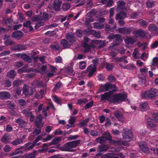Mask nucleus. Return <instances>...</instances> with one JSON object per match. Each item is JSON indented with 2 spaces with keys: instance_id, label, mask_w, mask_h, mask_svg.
<instances>
[{
  "instance_id": "obj_12",
  "label": "nucleus",
  "mask_w": 158,
  "mask_h": 158,
  "mask_svg": "<svg viewBox=\"0 0 158 158\" xmlns=\"http://www.w3.org/2000/svg\"><path fill=\"white\" fill-rule=\"evenodd\" d=\"M133 34L136 35V36L138 35L139 37L143 38L146 36V33L145 31L141 29L137 30L135 31Z\"/></svg>"
},
{
  "instance_id": "obj_63",
  "label": "nucleus",
  "mask_w": 158,
  "mask_h": 158,
  "mask_svg": "<svg viewBox=\"0 0 158 158\" xmlns=\"http://www.w3.org/2000/svg\"><path fill=\"white\" fill-rule=\"evenodd\" d=\"M95 10L94 9H91L89 12L87 14V16L90 17H92L95 15Z\"/></svg>"
},
{
  "instance_id": "obj_7",
  "label": "nucleus",
  "mask_w": 158,
  "mask_h": 158,
  "mask_svg": "<svg viewBox=\"0 0 158 158\" xmlns=\"http://www.w3.org/2000/svg\"><path fill=\"white\" fill-rule=\"evenodd\" d=\"M87 32L88 34H93L96 33L95 31L91 30L90 29H87L85 30L84 31H82L81 30L78 29L76 31V33L77 36L79 38H81L82 37L84 33Z\"/></svg>"
},
{
  "instance_id": "obj_27",
  "label": "nucleus",
  "mask_w": 158,
  "mask_h": 158,
  "mask_svg": "<svg viewBox=\"0 0 158 158\" xmlns=\"http://www.w3.org/2000/svg\"><path fill=\"white\" fill-rule=\"evenodd\" d=\"M16 75V73L14 69H12L9 71L7 74L6 76L9 78H14Z\"/></svg>"
},
{
  "instance_id": "obj_40",
  "label": "nucleus",
  "mask_w": 158,
  "mask_h": 158,
  "mask_svg": "<svg viewBox=\"0 0 158 158\" xmlns=\"http://www.w3.org/2000/svg\"><path fill=\"white\" fill-rule=\"evenodd\" d=\"M36 152L34 151L30 153L28 155H25V158H35Z\"/></svg>"
},
{
  "instance_id": "obj_11",
  "label": "nucleus",
  "mask_w": 158,
  "mask_h": 158,
  "mask_svg": "<svg viewBox=\"0 0 158 158\" xmlns=\"http://www.w3.org/2000/svg\"><path fill=\"white\" fill-rule=\"evenodd\" d=\"M42 118L40 116H39L35 119V125L38 128H41L44 125L42 122Z\"/></svg>"
},
{
  "instance_id": "obj_60",
  "label": "nucleus",
  "mask_w": 158,
  "mask_h": 158,
  "mask_svg": "<svg viewBox=\"0 0 158 158\" xmlns=\"http://www.w3.org/2000/svg\"><path fill=\"white\" fill-rule=\"evenodd\" d=\"M122 10L119 13V19H123L126 17V13Z\"/></svg>"
},
{
  "instance_id": "obj_42",
  "label": "nucleus",
  "mask_w": 158,
  "mask_h": 158,
  "mask_svg": "<svg viewBox=\"0 0 158 158\" xmlns=\"http://www.w3.org/2000/svg\"><path fill=\"white\" fill-rule=\"evenodd\" d=\"M83 46L85 48L84 50L85 53L88 52L90 49V46L87 43H84Z\"/></svg>"
},
{
  "instance_id": "obj_38",
  "label": "nucleus",
  "mask_w": 158,
  "mask_h": 158,
  "mask_svg": "<svg viewBox=\"0 0 158 158\" xmlns=\"http://www.w3.org/2000/svg\"><path fill=\"white\" fill-rule=\"evenodd\" d=\"M1 141L3 143H7L9 141V139L8 138L7 135L5 134L1 138Z\"/></svg>"
},
{
  "instance_id": "obj_43",
  "label": "nucleus",
  "mask_w": 158,
  "mask_h": 158,
  "mask_svg": "<svg viewBox=\"0 0 158 158\" xmlns=\"http://www.w3.org/2000/svg\"><path fill=\"white\" fill-rule=\"evenodd\" d=\"M126 3L123 1H119V10L121 9L122 10H126L125 5Z\"/></svg>"
},
{
  "instance_id": "obj_3",
  "label": "nucleus",
  "mask_w": 158,
  "mask_h": 158,
  "mask_svg": "<svg viewBox=\"0 0 158 158\" xmlns=\"http://www.w3.org/2000/svg\"><path fill=\"white\" fill-rule=\"evenodd\" d=\"M81 141L77 140L66 143L62 147V150L71 152V149L76 148L80 143Z\"/></svg>"
},
{
  "instance_id": "obj_52",
  "label": "nucleus",
  "mask_w": 158,
  "mask_h": 158,
  "mask_svg": "<svg viewBox=\"0 0 158 158\" xmlns=\"http://www.w3.org/2000/svg\"><path fill=\"white\" fill-rule=\"evenodd\" d=\"M104 67L107 70L109 71L111 70L113 68L112 65L110 63H105L104 64Z\"/></svg>"
},
{
  "instance_id": "obj_5",
  "label": "nucleus",
  "mask_w": 158,
  "mask_h": 158,
  "mask_svg": "<svg viewBox=\"0 0 158 158\" xmlns=\"http://www.w3.org/2000/svg\"><path fill=\"white\" fill-rule=\"evenodd\" d=\"M61 0H54L53 5L50 4L48 7L50 9H54L56 11L59 10L61 4Z\"/></svg>"
},
{
  "instance_id": "obj_26",
  "label": "nucleus",
  "mask_w": 158,
  "mask_h": 158,
  "mask_svg": "<svg viewBox=\"0 0 158 158\" xmlns=\"http://www.w3.org/2000/svg\"><path fill=\"white\" fill-rule=\"evenodd\" d=\"M27 48V47L25 45H16L14 47L15 50L17 51L25 50Z\"/></svg>"
},
{
  "instance_id": "obj_13",
  "label": "nucleus",
  "mask_w": 158,
  "mask_h": 158,
  "mask_svg": "<svg viewBox=\"0 0 158 158\" xmlns=\"http://www.w3.org/2000/svg\"><path fill=\"white\" fill-rule=\"evenodd\" d=\"M131 28H119V33L123 34L124 35H129L131 34Z\"/></svg>"
},
{
  "instance_id": "obj_17",
  "label": "nucleus",
  "mask_w": 158,
  "mask_h": 158,
  "mask_svg": "<svg viewBox=\"0 0 158 158\" xmlns=\"http://www.w3.org/2000/svg\"><path fill=\"white\" fill-rule=\"evenodd\" d=\"M136 39L133 37H127L125 40V43L128 44H133L136 41Z\"/></svg>"
},
{
  "instance_id": "obj_6",
  "label": "nucleus",
  "mask_w": 158,
  "mask_h": 158,
  "mask_svg": "<svg viewBox=\"0 0 158 158\" xmlns=\"http://www.w3.org/2000/svg\"><path fill=\"white\" fill-rule=\"evenodd\" d=\"M103 135L105 138H106V140L110 141V143L111 144L118 145V140L117 139L116 140L112 139V137L110 133L107 131L105 132Z\"/></svg>"
},
{
  "instance_id": "obj_24",
  "label": "nucleus",
  "mask_w": 158,
  "mask_h": 158,
  "mask_svg": "<svg viewBox=\"0 0 158 158\" xmlns=\"http://www.w3.org/2000/svg\"><path fill=\"white\" fill-rule=\"evenodd\" d=\"M60 43L64 48H67L71 45L66 40L64 39L61 40Z\"/></svg>"
},
{
  "instance_id": "obj_1",
  "label": "nucleus",
  "mask_w": 158,
  "mask_h": 158,
  "mask_svg": "<svg viewBox=\"0 0 158 158\" xmlns=\"http://www.w3.org/2000/svg\"><path fill=\"white\" fill-rule=\"evenodd\" d=\"M117 87H116L115 85L111 84L109 83H107L105 84V85L101 86L99 89L100 92L107 91L110 89H112V90L109 91V92H106L103 94H101L100 95V96H101V101L107 100L109 101V99L110 96L117 90Z\"/></svg>"
},
{
  "instance_id": "obj_33",
  "label": "nucleus",
  "mask_w": 158,
  "mask_h": 158,
  "mask_svg": "<svg viewBox=\"0 0 158 158\" xmlns=\"http://www.w3.org/2000/svg\"><path fill=\"white\" fill-rule=\"evenodd\" d=\"M93 25L94 26V27L95 28L100 30L102 29L104 27V25L98 23H94Z\"/></svg>"
},
{
  "instance_id": "obj_47",
  "label": "nucleus",
  "mask_w": 158,
  "mask_h": 158,
  "mask_svg": "<svg viewBox=\"0 0 158 158\" xmlns=\"http://www.w3.org/2000/svg\"><path fill=\"white\" fill-rule=\"evenodd\" d=\"M32 89H31V92H29L28 90L26 88H23V94H24L25 96L27 95H31L33 94V92L32 91Z\"/></svg>"
},
{
  "instance_id": "obj_61",
  "label": "nucleus",
  "mask_w": 158,
  "mask_h": 158,
  "mask_svg": "<svg viewBox=\"0 0 158 158\" xmlns=\"http://www.w3.org/2000/svg\"><path fill=\"white\" fill-rule=\"evenodd\" d=\"M139 50L137 48H135L134 49V52L133 53L132 55L133 56L135 59H137L139 58V56H137V54L139 53Z\"/></svg>"
},
{
  "instance_id": "obj_35",
  "label": "nucleus",
  "mask_w": 158,
  "mask_h": 158,
  "mask_svg": "<svg viewBox=\"0 0 158 158\" xmlns=\"http://www.w3.org/2000/svg\"><path fill=\"white\" fill-rule=\"evenodd\" d=\"M26 151L29 150L33 148L35 146L33 143L28 142L25 143Z\"/></svg>"
},
{
  "instance_id": "obj_54",
  "label": "nucleus",
  "mask_w": 158,
  "mask_h": 158,
  "mask_svg": "<svg viewBox=\"0 0 158 158\" xmlns=\"http://www.w3.org/2000/svg\"><path fill=\"white\" fill-rule=\"evenodd\" d=\"M60 138H56L49 143V145L53 144H58Z\"/></svg>"
},
{
  "instance_id": "obj_20",
  "label": "nucleus",
  "mask_w": 158,
  "mask_h": 158,
  "mask_svg": "<svg viewBox=\"0 0 158 158\" xmlns=\"http://www.w3.org/2000/svg\"><path fill=\"white\" fill-rule=\"evenodd\" d=\"M35 87H37V88H44L45 87L46 88L47 87V85H44V84L43 82L41 81H36L35 82Z\"/></svg>"
},
{
  "instance_id": "obj_19",
  "label": "nucleus",
  "mask_w": 158,
  "mask_h": 158,
  "mask_svg": "<svg viewBox=\"0 0 158 158\" xmlns=\"http://www.w3.org/2000/svg\"><path fill=\"white\" fill-rule=\"evenodd\" d=\"M32 20L36 21V23L35 26V29H37L40 27L43 26L44 24V22L42 21L41 20H36L35 19V17L32 18Z\"/></svg>"
},
{
  "instance_id": "obj_10",
  "label": "nucleus",
  "mask_w": 158,
  "mask_h": 158,
  "mask_svg": "<svg viewBox=\"0 0 158 158\" xmlns=\"http://www.w3.org/2000/svg\"><path fill=\"white\" fill-rule=\"evenodd\" d=\"M108 37L110 39H115L116 40L117 43H113L112 44L113 48L115 49V46L118 45V43L117 42L118 41V34L114 35L113 34H110Z\"/></svg>"
},
{
  "instance_id": "obj_57",
  "label": "nucleus",
  "mask_w": 158,
  "mask_h": 158,
  "mask_svg": "<svg viewBox=\"0 0 158 158\" xmlns=\"http://www.w3.org/2000/svg\"><path fill=\"white\" fill-rule=\"evenodd\" d=\"M140 21L139 22V25L143 27H146L148 25V23L143 19L140 20Z\"/></svg>"
},
{
  "instance_id": "obj_8",
  "label": "nucleus",
  "mask_w": 158,
  "mask_h": 158,
  "mask_svg": "<svg viewBox=\"0 0 158 158\" xmlns=\"http://www.w3.org/2000/svg\"><path fill=\"white\" fill-rule=\"evenodd\" d=\"M13 22V19L11 17L10 18H8L7 19L3 18L2 20V23L4 25H6L7 24H9V26L7 27V29L10 30L11 28L12 27V23Z\"/></svg>"
},
{
  "instance_id": "obj_15",
  "label": "nucleus",
  "mask_w": 158,
  "mask_h": 158,
  "mask_svg": "<svg viewBox=\"0 0 158 158\" xmlns=\"http://www.w3.org/2000/svg\"><path fill=\"white\" fill-rule=\"evenodd\" d=\"M109 102L116 104L118 102V94L111 95L110 98Z\"/></svg>"
},
{
  "instance_id": "obj_23",
  "label": "nucleus",
  "mask_w": 158,
  "mask_h": 158,
  "mask_svg": "<svg viewBox=\"0 0 158 158\" xmlns=\"http://www.w3.org/2000/svg\"><path fill=\"white\" fill-rule=\"evenodd\" d=\"M127 95L126 94H121L119 93V103L123 101L128 100V99H127Z\"/></svg>"
},
{
  "instance_id": "obj_28",
  "label": "nucleus",
  "mask_w": 158,
  "mask_h": 158,
  "mask_svg": "<svg viewBox=\"0 0 158 158\" xmlns=\"http://www.w3.org/2000/svg\"><path fill=\"white\" fill-rule=\"evenodd\" d=\"M90 118L88 117L86 119L83 120L82 121L80 122L78 125L80 127H85L89 121Z\"/></svg>"
},
{
  "instance_id": "obj_51",
  "label": "nucleus",
  "mask_w": 158,
  "mask_h": 158,
  "mask_svg": "<svg viewBox=\"0 0 158 158\" xmlns=\"http://www.w3.org/2000/svg\"><path fill=\"white\" fill-rule=\"evenodd\" d=\"M119 65L123 67L124 69H128L131 70H133L135 68V67L133 64H129L127 66L124 67V66H122L121 63H119Z\"/></svg>"
},
{
  "instance_id": "obj_41",
  "label": "nucleus",
  "mask_w": 158,
  "mask_h": 158,
  "mask_svg": "<svg viewBox=\"0 0 158 158\" xmlns=\"http://www.w3.org/2000/svg\"><path fill=\"white\" fill-rule=\"evenodd\" d=\"M23 113L27 117H29L32 114V112L30 111V110L27 108L23 110Z\"/></svg>"
},
{
  "instance_id": "obj_18",
  "label": "nucleus",
  "mask_w": 158,
  "mask_h": 158,
  "mask_svg": "<svg viewBox=\"0 0 158 158\" xmlns=\"http://www.w3.org/2000/svg\"><path fill=\"white\" fill-rule=\"evenodd\" d=\"M10 97L9 92L2 91L0 92V98L3 99H9Z\"/></svg>"
},
{
  "instance_id": "obj_31",
  "label": "nucleus",
  "mask_w": 158,
  "mask_h": 158,
  "mask_svg": "<svg viewBox=\"0 0 158 158\" xmlns=\"http://www.w3.org/2000/svg\"><path fill=\"white\" fill-rule=\"evenodd\" d=\"M153 120L152 119L150 118L147 119V124L149 127L151 128H154L156 126V125L153 123Z\"/></svg>"
},
{
  "instance_id": "obj_2",
  "label": "nucleus",
  "mask_w": 158,
  "mask_h": 158,
  "mask_svg": "<svg viewBox=\"0 0 158 158\" xmlns=\"http://www.w3.org/2000/svg\"><path fill=\"white\" fill-rule=\"evenodd\" d=\"M158 96V90L152 88L142 93L141 94V98L149 99L152 100L156 99Z\"/></svg>"
},
{
  "instance_id": "obj_16",
  "label": "nucleus",
  "mask_w": 158,
  "mask_h": 158,
  "mask_svg": "<svg viewBox=\"0 0 158 158\" xmlns=\"http://www.w3.org/2000/svg\"><path fill=\"white\" fill-rule=\"evenodd\" d=\"M140 149L144 153L148 154L150 153V150L147 145L144 143H141L139 144Z\"/></svg>"
},
{
  "instance_id": "obj_34",
  "label": "nucleus",
  "mask_w": 158,
  "mask_h": 158,
  "mask_svg": "<svg viewBox=\"0 0 158 158\" xmlns=\"http://www.w3.org/2000/svg\"><path fill=\"white\" fill-rule=\"evenodd\" d=\"M139 106L140 108L142 109L141 110H143V111L146 110L148 107V103L146 102H144L141 104Z\"/></svg>"
},
{
  "instance_id": "obj_45",
  "label": "nucleus",
  "mask_w": 158,
  "mask_h": 158,
  "mask_svg": "<svg viewBox=\"0 0 158 158\" xmlns=\"http://www.w3.org/2000/svg\"><path fill=\"white\" fill-rule=\"evenodd\" d=\"M138 81L139 84H145L146 82V77H139Z\"/></svg>"
},
{
  "instance_id": "obj_32",
  "label": "nucleus",
  "mask_w": 158,
  "mask_h": 158,
  "mask_svg": "<svg viewBox=\"0 0 158 158\" xmlns=\"http://www.w3.org/2000/svg\"><path fill=\"white\" fill-rule=\"evenodd\" d=\"M66 37L69 42L71 43H73L75 41L74 35L73 34H68L66 35Z\"/></svg>"
},
{
  "instance_id": "obj_55",
  "label": "nucleus",
  "mask_w": 158,
  "mask_h": 158,
  "mask_svg": "<svg viewBox=\"0 0 158 158\" xmlns=\"http://www.w3.org/2000/svg\"><path fill=\"white\" fill-rule=\"evenodd\" d=\"M50 46L52 49L54 50L55 51H59L60 49V48L58 44L50 45Z\"/></svg>"
},
{
  "instance_id": "obj_22",
  "label": "nucleus",
  "mask_w": 158,
  "mask_h": 158,
  "mask_svg": "<svg viewBox=\"0 0 158 158\" xmlns=\"http://www.w3.org/2000/svg\"><path fill=\"white\" fill-rule=\"evenodd\" d=\"M99 59L98 58H96L92 61L93 64L90 65L88 67L87 69H89L91 68H95L96 69L97 66L98 64Z\"/></svg>"
},
{
  "instance_id": "obj_14",
  "label": "nucleus",
  "mask_w": 158,
  "mask_h": 158,
  "mask_svg": "<svg viewBox=\"0 0 158 158\" xmlns=\"http://www.w3.org/2000/svg\"><path fill=\"white\" fill-rule=\"evenodd\" d=\"M35 19L36 20H40L45 21L48 20L49 19V16L47 13L44 12L42 16L38 15L37 16L35 17Z\"/></svg>"
},
{
  "instance_id": "obj_59",
  "label": "nucleus",
  "mask_w": 158,
  "mask_h": 158,
  "mask_svg": "<svg viewBox=\"0 0 158 158\" xmlns=\"http://www.w3.org/2000/svg\"><path fill=\"white\" fill-rule=\"evenodd\" d=\"M86 67V63L85 61H81L79 63V68L81 69H84Z\"/></svg>"
},
{
  "instance_id": "obj_21",
  "label": "nucleus",
  "mask_w": 158,
  "mask_h": 158,
  "mask_svg": "<svg viewBox=\"0 0 158 158\" xmlns=\"http://www.w3.org/2000/svg\"><path fill=\"white\" fill-rule=\"evenodd\" d=\"M21 57L24 61L28 63L31 62L32 58L24 53L21 54Z\"/></svg>"
},
{
  "instance_id": "obj_49",
  "label": "nucleus",
  "mask_w": 158,
  "mask_h": 158,
  "mask_svg": "<svg viewBox=\"0 0 158 158\" xmlns=\"http://www.w3.org/2000/svg\"><path fill=\"white\" fill-rule=\"evenodd\" d=\"M62 83L60 81H59L56 84L53 90V91H56L58 90L62 85Z\"/></svg>"
},
{
  "instance_id": "obj_46",
  "label": "nucleus",
  "mask_w": 158,
  "mask_h": 158,
  "mask_svg": "<svg viewBox=\"0 0 158 158\" xmlns=\"http://www.w3.org/2000/svg\"><path fill=\"white\" fill-rule=\"evenodd\" d=\"M146 4L148 8H151L155 5L154 2L151 0H148L147 1Z\"/></svg>"
},
{
  "instance_id": "obj_48",
  "label": "nucleus",
  "mask_w": 158,
  "mask_h": 158,
  "mask_svg": "<svg viewBox=\"0 0 158 158\" xmlns=\"http://www.w3.org/2000/svg\"><path fill=\"white\" fill-rule=\"evenodd\" d=\"M109 146L107 145H102L99 148L100 151L102 152L106 151L109 148Z\"/></svg>"
},
{
  "instance_id": "obj_64",
  "label": "nucleus",
  "mask_w": 158,
  "mask_h": 158,
  "mask_svg": "<svg viewBox=\"0 0 158 158\" xmlns=\"http://www.w3.org/2000/svg\"><path fill=\"white\" fill-rule=\"evenodd\" d=\"M149 28L152 31H155L157 29V27L156 25L151 24L148 26Z\"/></svg>"
},
{
  "instance_id": "obj_53",
  "label": "nucleus",
  "mask_w": 158,
  "mask_h": 158,
  "mask_svg": "<svg viewBox=\"0 0 158 158\" xmlns=\"http://www.w3.org/2000/svg\"><path fill=\"white\" fill-rule=\"evenodd\" d=\"M53 100L57 104L60 105H61L62 102L60 98H58L57 96H53Z\"/></svg>"
},
{
  "instance_id": "obj_4",
  "label": "nucleus",
  "mask_w": 158,
  "mask_h": 158,
  "mask_svg": "<svg viewBox=\"0 0 158 158\" xmlns=\"http://www.w3.org/2000/svg\"><path fill=\"white\" fill-rule=\"evenodd\" d=\"M123 138L127 142H130L133 140V133L131 130L127 128L123 129L121 131Z\"/></svg>"
},
{
  "instance_id": "obj_25",
  "label": "nucleus",
  "mask_w": 158,
  "mask_h": 158,
  "mask_svg": "<svg viewBox=\"0 0 158 158\" xmlns=\"http://www.w3.org/2000/svg\"><path fill=\"white\" fill-rule=\"evenodd\" d=\"M22 34V32L20 31H17L13 33L11 36L13 38H19L21 36Z\"/></svg>"
},
{
  "instance_id": "obj_37",
  "label": "nucleus",
  "mask_w": 158,
  "mask_h": 158,
  "mask_svg": "<svg viewBox=\"0 0 158 158\" xmlns=\"http://www.w3.org/2000/svg\"><path fill=\"white\" fill-rule=\"evenodd\" d=\"M70 6L69 3H64L62 5V9L63 11H66L70 8Z\"/></svg>"
},
{
  "instance_id": "obj_39",
  "label": "nucleus",
  "mask_w": 158,
  "mask_h": 158,
  "mask_svg": "<svg viewBox=\"0 0 158 158\" xmlns=\"http://www.w3.org/2000/svg\"><path fill=\"white\" fill-rule=\"evenodd\" d=\"M106 140L104 136L99 137L96 139V141L97 143H104L106 142Z\"/></svg>"
},
{
  "instance_id": "obj_30",
  "label": "nucleus",
  "mask_w": 158,
  "mask_h": 158,
  "mask_svg": "<svg viewBox=\"0 0 158 158\" xmlns=\"http://www.w3.org/2000/svg\"><path fill=\"white\" fill-rule=\"evenodd\" d=\"M23 143V139H18L12 141L11 143L14 146H16L21 144Z\"/></svg>"
},
{
  "instance_id": "obj_62",
  "label": "nucleus",
  "mask_w": 158,
  "mask_h": 158,
  "mask_svg": "<svg viewBox=\"0 0 158 158\" xmlns=\"http://www.w3.org/2000/svg\"><path fill=\"white\" fill-rule=\"evenodd\" d=\"M16 94H15V97L16 98H18L19 97V96L21 94V90L19 87H18L16 89Z\"/></svg>"
},
{
  "instance_id": "obj_9",
  "label": "nucleus",
  "mask_w": 158,
  "mask_h": 158,
  "mask_svg": "<svg viewBox=\"0 0 158 158\" xmlns=\"http://www.w3.org/2000/svg\"><path fill=\"white\" fill-rule=\"evenodd\" d=\"M15 122L19 123V128H25L27 125V122L25 120L19 118L15 120Z\"/></svg>"
},
{
  "instance_id": "obj_50",
  "label": "nucleus",
  "mask_w": 158,
  "mask_h": 158,
  "mask_svg": "<svg viewBox=\"0 0 158 158\" xmlns=\"http://www.w3.org/2000/svg\"><path fill=\"white\" fill-rule=\"evenodd\" d=\"M119 122H121V124L119 123V125L121 126L125 122L124 118L123 117V114L119 112Z\"/></svg>"
},
{
  "instance_id": "obj_29",
  "label": "nucleus",
  "mask_w": 158,
  "mask_h": 158,
  "mask_svg": "<svg viewBox=\"0 0 158 158\" xmlns=\"http://www.w3.org/2000/svg\"><path fill=\"white\" fill-rule=\"evenodd\" d=\"M116 25L112 26L111 25L106 24L105 28V30L107 32L109 31H113V30L116 28Z\"/></svg>"
},
{
  "instance_id": "obj_36",
  "label": "nucleus",
  "mask_w": 158,
  "mask_h": 158,
  "mask_svg": "<svg viewBox=\"0 0 158 158\" xmlns=\"http://www.w3.org/2000/svg\"><path fill=\"white\" fill-rule=\"evenodd\" d=\"M87 70H89V73L88 74V77H90L92 76L94 74V73L96 71V69L95 68H91L89 69H87Z\"/></svg>"
},
{
  "instance_id": "obj_56",
  "label": "nucleus",
  "mask_w": 158,
  "mask_h": 158,
  "mask_svg": "<svg viewBox=\"0 0 158 158\" xmlns=\"http://www.w3.org/2000/svg\"><path fill=\"white\" fill-rule=\"evenodd\" d=\"M94 106V102L91 101L87 103L85 106V110H87L91 107H92Z\"/></svg>"
},
{
  "instance_id": "obj_44",
  "label": "nucleus",
  "mask_w": 158,
  "mask_h": 158,
  "mask_svg": "<svg viewBox=\"0 0 158 158\" xmlns=\"http://www.w3.org/2000/svg\"><path fill=\"white\" fill-rule=\"evenodd\" d=\"M95 43L98 45V47L99 48L103 47L105 45L104 41L101 40H96L95 41Z\"/></svg>"
},
{
  "instance_id": "obj_58",
  "label": "nucleus",
  "mask_w": 158,
  "mask_h": 158,
  "mask_svg": "<svg viewBox=\"0 0 158 158\" xmlns=\"http://www.w3.org/2000/svg\"><path fill=\"white\" fill-rule=\"evenodd\" d=\"M88 100L85 98H82L78 99L77 100V103L81 105L83 103H85L88 102Z\"/></svg>"
}]
</instances>
